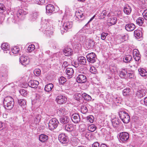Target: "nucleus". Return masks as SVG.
Returning a JSON list of instances; mask_svg holds the SVG:
<instances>
[{
	"mask_svg": "<svg viewBox=\"0 0 147 147\" xmlns=\"http://www.w3.org/2000/svg\"><path fill=\"white\" fill-rule=\"evenodd\" d=\"M46 10L47 13H51L55 10L54 7L52 5L48 4L46 6Z\"/></svg>",
	"mask_w": 147,
	"mask_h": 147,
	"instance_id": "dca6fc26",
	"label": "nucleus"
},
{
	"mask_svg": "<svg viewBox=\"0 0 147 147\" xmlns=\"http://www.w3.org/2000/svg\"><path fill=\"white\" fill-rule=\"evenodd\" d=\"M119 117L124 123H128L130 120V117L128 113L125 111H120L119 113Z\"/></svg>",
	"mask_w": 147,
	"mask_h": 147,
	"instance_id": "f03ea898",
	"label": "nucleus"
},
{
	"mask_svg": "<svg viewBox=\"0 0 147 147\" xmlns=\"http://www.w3.org/2000/svg\"><path fill=\"white\" fill-rule=\"evenodd\" d=\"M132 59V57L129 55H125L123 58V61L124 62L128 63Z\"/></svg>",
	"mask_w": 147,
	"mask_h": 147,
	"instance_id": "72a5a7b5",
	"label": "nucleus"
},
{
	"mask_svg": "<svg viewBox=\"0 0 147 147\" xmlns=\"http://www.w3.org/2000/svg\"><path fill=\"white\" fill-rule=\"evenodd\" d=\"M133 57L135 60L138 61L140 59L141 55L140 54L138 50L136 49L133 50Z\"/></svg>",
	"mask_w": 147,
	"mask_h": 147,
	"instance_id": "9d476101",
	"label": "nucleus"
},
{
	"mask_svg": "<svg viewBox=\"0 0 147 147\" xmlns=\"http://www.w3.org/2000/svg\"><path fill=\"white\" fill-rule=\"evenodd\" d=\"M144 19L143 18L139 17L136 20V23L139 26H142L144 23Z\"/></svg>",
	"mask_w": 147,
	"mask_h": 147,
	"instance_id": "f704fd0d",
	"label": "nucleus"
},
{
	"mask_svg": "<svg viewBox=\"0 0 147 147\" xmlns=\"http://www.w3.org/2000/svg\"><path fill=\"white\" fill-rule=\"evenodd\" d=\"M76 80L78 83H84L87 80L86 76L83 74H79L77 77Z\"/></svg>",
	"mask_w": 147,
	"mask_h": 147,
	"instance_id": "6e6552de",
	"label": "nucleus"
},
{
	"mask_svg": "<svg viewBox=\"0 0 147 147\" xmlns=\"http://www.w3.org/2000/svg\"><path fill=\"white\" fill-rule=\"evenodd\" d=\"M39 84L38 81L35 80H31L28 83L29 86L33 88H36Z\"/></svg>",
	"mask_w": 147,
	"mask_h": 147,
	"instance_id": "4468645a",
	"label": "nucleus"
},
{
	"mask_svg": "<svg viewBox=\"0 0 147 147\" xmlns=\"http://www.w3.org/2000/svg\"><path fill=\"white\" fill-rule=\"evenodd\" d=\"M1 48L3 50L4 53H7V51H9V46L7 43H4L2 44Z\"/></svg>",
	"mask_w": 147,
	"mask_h": 147,
	"instance_id": "393cba45",
	"label": "nucleus"
},
{
	"mask_svg": "<svg viewBox=\"0 0 147 147\" xmlns=\"http://www.w3.org/2000/svg\"><path fill=\"white\" fill-rule=\"evenodd\" d=\"M41 116L39 115H37L35 117V123H37L40 121Z\"/></svg>",
	"mask_w": 147,
	"mask_h": 147,
	"instance_id": "de8ad7c7",
	"label": "nucleus"
},
{
	"mask_svg": "<svg viewBox=\"0 0 147 147\" xmlns=\"http://www.w3.org/2000/svg\"><path fill=\"white\" fill-rule=\"evenodd\" d=\"M134 35L136 38H139L142 36V32L140 30H136L134 32Z\"/></svg>",
	"mask_w": 147,
	"mask_h": 147,
	"instance_id": "a878e982",
	"label": "nucleus"
},
{
	"mask_svg": "<svg viewBox=\"0 0 147 147\" xmlns=\"http://www.w3.org/2000/svg\"><path fill=\"white\" fill-rule=\"evenodd\" d=\"M58 139L63 144L66 143L68 141V136L64 133H61L59 135Z\"/></svg>",
	"mask_w": 147,
	"mask_h": 147,
	"instance_id": "423d86ee",
	"label": "nucleus"
},
{
	"mask_svg": "<svg viewBox=\"0 0 147 147\" xmlns=\"http://www.w3.org/2000/svg\"><path fill=\"white\" fill-rule=\"evenodd\" d=\"M96 129V127L94 124H92L89 125L88 127V129L91 132L94 131Z\"/></svg>",
	"mask_w": 147,
	"mask_h": 147,
	"instance_id": "c9c22d12",
	"label": "nucleus"
},
{
	"mask_svg": "<svg viewBox=\"0 0 147 147\" xmlns=\"http://www.w3.org/2000/svg\"><path fill=\"white\" fill-rule=\"evenodd\" d=\"M3 105L5 108L8 110H11L14 105V101L13 98L10 96L5 97L3 100Z\"/></svg>",
	"mask_w": 147,
	"mask_h": 147,
	"instance_id": "f257e3e1",
	"label": "nucleus"
},
{
	"mask_svg": "<svg viewBox=\"0 0 147 147\" xmlns=\"http://www.w3.org/2000/svg\"><path fill=\"white\" fill-rule=\"evenodd\" d=\"M87 122L90 123H92L94 120V117L92 115H89L86 117Z\"/></svg>",
	"mask_w": 147,
	"mask_h": 147,
	"instance_id": "ea45409f",
	"label": "nucleus"
},
{
	"mask_svg": "<svg viewBox=\"0 0 147 147\" xmlns=\"http://www.w3.org/2000/svg\"><path fill=\"white\" fill-rule=\"evenodd\" d=\"M45 34L47 36L51 37L53 35V32L51 30H46Z\"/></svg>",
	"mask_w": 147,
	"mask_h": 147,
	"instance_id": "864d4df0",
	"label": "nucleus"
},
{
	"mask_svg": "<svg viewBox=\"0 0 147 147\" xmlns=\"http://www.w3.org/2000/svg\"><path fill=\"white\" fill-rule=\"evenodd\" d=\"M66 79L63 76L61 77L59 80V82L61 84H63L66 82Z\"/></svg>",
	"mask_w": 147,
	"mask_h": 147,
	"instance_id": "3c124183",
	"label": "nucleus"
},
{
	"mask_svg": "<svg viewBox=\"0 0 147 147\" xmlns=\"http://www.w3.org/2000/svg\"><path fill=\"white\" fill-rule=\"evenodd\" d=\"M92 147H99V144L97 142H95L92 145Z\"/></svg>",
	"mask_w": 147,
	"mask_h": 147,
	"instance_id": "e2e57ef3",
	"label": "nucleus"
},
{
	"mask_svg": "<svg viewBox=\"0 0 147 147\" xmlns=\"http://www.w3.org/2000/svg\"><path fill=\"white\" fill-rule=\"evenodd\" d=\"M107 11L105 10L103 11L101 13L100 18V19H102L104 18L107 15Z\"/></svg>",
	"mask_w": 147,
	"mask_h": 147,
	"instance_id": "c03bdc74",
	"label": "nucleus"
},
{
	"mask_svg": "<svg viewBox=\"0 0 147 147\" xmlns=\"http://www.w3.org/2000/svg\"><path fill=\"white\" fill-rule=\"evenodd\" d=\"M5 9L4 5L0 3V13H3L5 10Z\"/></svg>",
	"mask_w": 147,
	"mask_h": 147,
	"instance_id": "6e6d98bb",
	"label": "nucleus"
},
{
	"mask_svg": "<svg viewBox=\"0 0 147 147\" xmlns=\"http://www.w3.org/2000/svg\"><path fill=\"white\" fill-rule=\"evenodd\" d=\"M57 113L59 115L61 116L65 115L66 114V112L64 108H61L57 111Z\"/></svg>",
	"mask_w": 147,
	"mask_h": 147,
	"instance_id": "c85d7f7f",
	"label": "nucleus"
},
{
	"mask_svg": "<svg viewBox=\"0 0 147 147\" xmlns=\"http://www.w3.org/2000/svg\"><path fill=\"white\" fill-rule=\"evenodd\" d=\"M19 50V48L17 46L14 47L11 49L12 52L14 54L18 53Z\"/></svg>",
	"mask_w": 147,
	"mask_h": 147,
	"instance_id": "79ce46f5",
	"label": "nucleus"
},
{
	"mask_svg": "<svg viewBox=\"0 0 147 147\" xmlns=\"http://www.w3.org/2000/svg\"><path fill=\"white\" fill-rule=\"evenodd\" d=\"M108 35V34L107 33L105 32L102 33L101 34V39L103 40H105Z\"/></svg>",
	"mask_w": 147,
	"mask_h": 147,
	"instance_id": "4d7b16f0",
	"label": "nucleus"
},
{
	"mask_svg": "<svg viewBox=\"0 0 147 147\" xmlns=\"http://www.w3.org/2000/svg\"><path fill=\"white\" fill-rule=\"evenodd\" d=\"M82 98V95L80 94L77 93L74 95V98L77 101H79Z\"/></svg>",
	"mask_w": 147,
	"mask_h": 147,
	"instance_id": "a19ab883",
	"label": "nucleus"
},
{
	"mask_svg": "<svg viewBox=\"0 0 147 147\" xmlns=\"http://www.w3.org/2000/svg\"><path fill=\"white\" fill-rule=\"evenodd\" d=\"M139 1L138 3L140 5H142L144 3V0H139Z\"/></svg>",
	"mask_w": 147,
	"mask_h": 147,
	"instance_id": "338daca9",
	"label": "nucleus"
},
{
	"mask_svg": "<svg viewBox=\"0 0 147 147\" xmlns=\"http://www.w3.org/2000/svg\"><path fill=\"white\" fill-rule=\"evenodd\" d=\"M72 23L71 22L67 21L63 24V27L61 28V32L63 34L64 32H67V30L71 28Z\"/></svg>",
	"mask_w": 147,
	"mask_h": 147,
	"instance_id": "20e7f679",
	"label": "nucleus"
},
{
	"mask_svg": "<svg viewBox=\"0 0 147 147\" xmlns=\"http://www.w3.org/2000/svg\"><path fill=\"white\" fill-rule=\"evenodd\" d=\"M67 74L69 76H72L74 73V70L71 68H67L66 70Z\"/></svg>",
	"mask_w": 147,
	"mask_h": 147,
	"instance_id": "7c9ffc66",
	"label": "nucleus"
},
{
	"mask_svg": "<svg viewBox=\"0 0 147 147\" xmlns=\"http://www.w3.org/2000/svg\"><path fill=\"white\" fill-rule=\"evenodd\" d=\"M92 135L91 134L88 132L85 133V137L88 140L90 139V137Z\"/></svg>",
	"mask_w": 147,
	"mask_h": 147,
	"instance_id": "bf43d9fd",
	"label": "nucleus"
},
{
	"mask_svg": "<svg viewBox=\"0 0 147 147\" xmlns=\"http://www.w3.org/2000/svg\"><path fill=\"white\" fill-rule=\"evenodd\" d=\"M59 122L58 120L55 118H53L50 120L49 122L48 126L49 129L52 130L55 129L58 126Z\"/></svg>",
	"mask_w": 147,
	"mask_h": 147,
	"instance_id": "7ed1b4c3",
	"label": "nucleus"
},
{
	"mask_svg": "<svg viewBox=\"0 0 147 147\" xmlns=\"http://www.w3.org/2000/svg\"><path fill=\"white\" fill-rule=\"evenodd\" d=\"M64 127L65 129L67 131H71L74 129V126L71 124L65 125Z\"/></svg>",
	"mask_w": 147,
	"mask_h": 147,
	"instance_id": "cd10ccee",
	"label": "nucleus"
},
{
	"mask_svg": "<svg viewBox=\"0 0 147 147\" xmlns=\"http://www.w3.org/2000/svg\"><path fill=\"white\" fill-rule=\"evenodd\" d=\"M37 4L39 5H42L45 2V0H35Z\"/></svg>",
	"mask_w": 147,
	"mask_h": 147,
	"instance_id": "052dcab7",
	"label": "nucleus"
},
{
	"mask_svg": "<svg viewBox=\"0 0 147 147\" xmlns=\"http://www.w3.org/2000/svg\"><path fill=\"white\" fill-rule=\"evenodd\" d=\"M26 14L24 13V11H22V10H19V11L17 13V17L18 18H20L23 15L25 14Z\"/></svg>",
	"mask_w": 147,
	"mask_h": 147,
	"instance_id": "09e8293b",
	"label": "nucleus"
},
{
	"mask_svg": "<svg viewBox=\"0 0 147 147\" xmlns=\"http://www.w3.org/2000/svg\"><path fill=\"white\" fill-rule=\"evenodd\" d=\"M81 111L83 113H87L88 110L87 107L85 106H82L81 107Z\"/></svg>",
	"mask_w": 147,
	"mask_h": 147,
	"instance_id": "49530a36",
	"label": "nucleus"
},
{
	"mask_svg": "<svg viewBox=\"0 0 147 147\" xmlns=\"http://www.w3.org/2000/svg\"><path fill=\"white\" fill-rule=\"evenodd\" d=\"M131 11V9L130 6L128 5H126L123 8V11L124 13L127 15H129Z\"/></svg>",
	"mask_w": 147,
	"mask_h": 147,
	"instance_id": "a211bd4d",
	"label": "nucleus"
},
{
	"mask_svg": "<svg viewBox=\"0 0 147 147\" xmlns=\"http://www.w3.org/2000/svg\"><path fill=\"white\" fill-rule=\"evenodd\" d=\"M35 49V46L34 45H30L28 48V50L30 52H32Z\"/></svg>",
	"mask_w": 147,
	"mask_h": 147,
	"instance_id": "a18cd8bd",
	"label": "nucleus"
},
{
	"mask_svg": "<svg viewBox=\"0 0 147 147\" xmlns=\"http://www.w3.org/2000/svg\"><path fill=\"white\" fill-rule=\"evenodd\" d=\"M82 96L85 100L87 101L90 100L91 99V97L85 93H84L82 94Z\"/></svg>",
	"mask_w": 147,
	"mask_h": 147,
	"instance_id": "e433bc0d",
	"label": "nucleus"
},
{
	"mask_svg": "<svg viewBox=\"0 0 147 147\" xmlns=\"http://www.w3.org/2000/svg\"><path fill=\"white\" fill-rule=\"evenodd\" d=\"M33 72L35 75L38 76L40 75L41 71L39 69H36L34 70Z\"/></svg>",
	"mask_w": 147,
	"mask_h": 147,
	"instance_id": "37998d69",
	"label": "nucleus"
},
{
	"mask_svg": "<svg viewBox=\"0 0 147 147\" xmlns=\"http://www.w3.org/2000/svg\"><path fill=\"white\" fill-rule=\"evenodd\" d=\"M48 139V136L45 134H41L39 136V140L42 142H46Z\"/></svg>",
	"mask_w": 147,
	"mask_h": 147,
	"instance_id": "aec40b11",
	"label": "nucleus"
},
{
	"mask_svg": "<svg viewBox=\"0 0 147 147\" xmlns=\"http://www.w3.org/2000/svg\"><path fill=\"white\" fill-rule=\"evenodd\" d=\"M144 105L147 106V97L144 98Z\"/></svg>",
	"mask_w": 147,
	"mask_h": 147,
	"instance_id": "774afa93",
	"label": "nucleus"
},
{
	"mask_svg": "<svg viewBox=\"0 0 147 147\" xmlns=\"http://www.w3.org/2000/svg\"><path fill=\"white\" fill-rule=\"evenodd\" d=\"M70 120L69 118L67 116L62 117L59 119L60 122L65 125L69 122Z\"/></svg>",
	"mask_w": 147,
	"mask_h": 147,
	"instance_id": "2eb2a0df",
	"label": "nucleus"
},
{
	"mask_svg": "<svg viewBox=\"0 0 147 147\" xmlns=\"http://www.w3.org/2000/svg\"><path fill=\"white\" fill-rule=\"evenodd\" d=\"M20 94L23 96H25L27 94V92L24 89H22L20 91Z\"/></svg>",
	"mask_w": 147,
	"mask_h": 147,
	"instance_id": "603ef678",
	"label": "nucleus"
},
{
	"mask_svg": "<svg viewBox=\"0 0 147 147\" xmlns=\"http://www.w3.org/2000/svg\"><path fill=\"white\" fill-rule=\"evenodd\" d=\"M127 73V72L125 69H123L122 71H120L119 76L121 78H124L125 77L126 74Z\"/></svg>",
	"mask_w": 147,
	"mask_h": 147,
	"instance_id": "58836bf2",
	"label": "nucleus"
},
{
	"mask_svg": "<svg viewBox=\"0 0 147 147\" xmlns=\"http://www.w3.org/2000/svg\"><path fill=\"white\" fill-rule=\"evenodd\" d=\"M63 52L65 56H67L71 55L73 53L72 49L69 48H66L64 49L63 50Z\"/></svg>",
	"mask_w": 147,
	"mask_h": 147,
	"instance_id": "412c9836",
	"label": "nucleus"
},
{
	"mask_svg": "<svg viewBox=\"0 0 147 147\" xmlns=\"http://www.w3.org/2000/svg\"><path fill=\"white\" fill-rule=\"evenodd\" d=\"M117 20V18L115 17L110 18L107 20V23L110 25H114L116 23Z\"/></svg>",
	"mask_w": 147,
	"mask_h": 147,
	"instance_id": "c756f323",
	"label": "nucleus"
},
{
	"mask_svg": "<svg viewBox=\"0 0 147 147\" xmlns=\"http://www.w3.org/2000/svg\"><path fill=\"white\" fill-rule=\"evenodd\" d=\"M72 121L75 123H77L80 121V117L78 114L74 113L71 117Z\"/></svg>",
	"mask_w": 147,
	"mask_h": 147,
	"instance_id": "ddd939ff",
	"label": "nucleus"
},
{
	"mask_svg": "<svg viewBox=\"0 0 147 147\" xmlns=\"http://www.w3.org/2000/svg\"><path fill=\"white\" fill-rule=\"evenodd\" d=\"M138 71L141 76L145 78L147 77V72L144 69L142 68L139 69Z\"/></svg>",
	"mask_w": 147,
	"mask_h": 147,
	"instance_id": "bb28decb",
	"label": "nucleus"
},
{
	"mask_svg": "<svg viewBox=\"0 0 147 147\" xmlns=\"http://www.w3.org/2000/svg\"><path fill=\"white\" fill-rule=\"evenodd\" d=\"M20 62L22 65L25 66L29 64V60L27 57L23 56L20 58Z\"/></svg>",
	"mask_w": 147,
	"mask_h": 147,
	"instance_id": "9b49d317",
	"label": "nucleus"
},
{
	"mask_svg": "<svg viewBox=\"0 0 147 147\" xmlns=\"http://www.w3.org/2000/svg\"><path fill=\"white\" fill-rule=\"evenodd\" d=\"M135 25L133 23L127 24L125 26V29L128 32L133 31L135 28Z\"/></svg>",
	"mask_w": 147,
	"mask_h": 147,
	"instance_id": "f8f14e48",
	"label": "nucleus"
},
{
	"mask_svg": "<svg viewBox=\"0 0 147 147\" xmlns=\"http://www.w3.org/2000/svg\"><path fill=\"white\" fill-rule=\"evenodd\" d=\"M78 142L76 140L72 141L71 142V144L73 146H76L78 144Z\"/></svg>",
	"mask_w": 147,
	"mask_h": 147,
	"instance_id": "0e129e2a",
	"label": "nucleus"
},
{
	"mask_svg": "<svg viewBox=\"0 0 147 147\" xmlns=\"http://www.w3.org/2000/svg\"><path fill=\"white\" fill-rule=\"evenodd\" d=\"M94 45V42L93 40H88L87 45V47L88 49H90L93 47Z\"/></svg>",
	"mask_w": 147,
	"mask_h": 147,
	"instance_id": "2f4dec72",
	"label": "nucleus"
},
{
	"mask_svg": "<svg viewBox=\"0 0 147 147\" xmlns=\"http://www.w3.org/2000/svg\"><path fill=\"white\" fill-rule=\"evenodd\" d=\"M127 75L128 76L129 78L130 79H133L134 78V74L132 72H130L129 73H128L127 74Z\"/></svg>",
	"mask_w": 147,
	"mask_h": 147,
	"instance_id": "13d9d810",
	"label": "nucleus"
},
{
	"mask_svg": "<svg viewBox=\"0 0 147 147\" xmlns=\"http://www.w3.org/2000/svg\"><path fill=\"white\" fill-rule=\"evenodd\" d=\"M68 65V63L67 61H64L62 65V66L63 67H65Z\"/></svg>",
	"mask_w": 147,
	"mask_h": 147,
	"instance_id": "69168bd1",
	"label": "nucleus"
},
{
	"mask_svg": "<svg viewBox=\"0 0 147 147\" xmlns=\"http://www.w3.org/2000/svg\"><path fill=\"white\" fill-rule=\"evenodd\" d=\"M38 15L39 13L38 12L36 11H33L30 16V20L33 21L35 20L37 18Z\"/></svg>",
	"mask_w": 147,
	"mask_h": 147,
	"instance_id": "5701e85b",
	"label": "nucleus"
},
{
	"mask_svg": "<svg viewBox=\"0 0 147 147\" xmlns=\"http://www.w3.org/2000/svg\"><path fill=\"white\" fill-rule=\"evenodd\" d=\"M143 15L144 19L147 20V9L144 11Z\"/></svg>",
	"mask_w": 147,
	"mask_h": 147,
	"instance_id": "680f3d73",
	"label": "nucleus"
},
{
	"mask_svg": "<svg viewBox=\"0 0 147 147\" xmlns=\"http://www.w3.org/2000/svg\"><path fill=\"white\" fill-rule=\"evenodd\" d=\"M53 87V84L49 83L45 86L44 90L46 92H49L52 90Z\"/></svg>",
	"mask_w": 147,
	"mask_h": 147,
	"instance_id": "b1692460",
	"label": "nucleus"
},
{
	"mask_svg": "<svg viewBox=\"0 0 147 147\" xmlns=\"http://www.w3.org/2000/svg\"><path fill=\"white\" fill-rule=\"evenodd\" d=\"M18 103L19 105L23 107L26 105V101L24 99H18Z\"/></svg>",
	"mask_w": 147,
	"mask_h": 147,
	"instance_id": "473e14b6",
	"label": "nucleus"
},
{
	"mask_svg": "<svg viewBox=\"0 0 147 147\" xmlns=\"http://www.w3.org/2000/svg\"><path fill=\"white\" fill-rule=\"evenodd\" d=\"M78 61L79 63L82 65H85L86 62V58L83 56L79 57H78Z\"/></svg>",
	"mask_w": 147,
	"mask_h": 147,
	"instance_id": "4be33fe9",
	"label": "nucleus"
},
{
	"mask_svg": "<svg viewBox=\"0 0 147 147\" xmlns=\"http://www.w3.org/2000/svg\"><path fill=\"white\" fill-rule=\"evenodd\" d=\"M86 57L88 61L92 63H94L97 58L95 54L92 52L87 54Z\"/></svg>",
	"mask_w": 147,
	"mask_h": 147,
	"instance_id": "39448f33",
	"label": "nucleus"
},
{
	"mask_svg": "<svg viewBox=\"0 0 147 147\" xmlns=\"http://www.w3.org/2000/svg\"><path fill=\"white\" fill-rule=\"evenodd\" d=\"M119 137L120 140L122 141H125L127 140L129 138V135L128 133L123 132L120 133Z\"/></svg>",
	"mask_w": 147,
	"mask_h": 147,
	"instance_id": "1a4fd4ad",
	"label": "nucleus"
},
{
	"mask_svg": "<svg viewBox=\"0 0 147 147\" xmlns=\"http://www.w3.org/2000/svg\"><path fill=\"white\" fill-rule=\"evenodd\" d=\"M79 129L81 131L83 132L85 131L86 130V127L85 124H82L79 127Z\"/></svg>",
	"mask_w": 147,
	"mask_h": 147,
	"instance_id": "8fccbe9b",
	"label": "nucleus"
},
{
	"mask_svg": "<svg viewBox=\"0 0 147 147\" xmlns=\"http://www.w3.org/2000/svg\"><path fill=\"white\" fill-rule=\"evenodd\" d=\"M76 15L77 17L80 20H82L85 18L83 15V12L81 10H78L76 13Z\"/></svg>",
	"mask_w": 147,
	"mask_h": 147,
	"instance_id": "f3484780",
	"label": "nucleus"
},
{
	"mask_svg": "<svg viewBox=\"0 0 147 147\" xmlns=\"http://www.w3.org/2000/svg\"><path fill=\"white\" fill-rule=\"evenodd\" d=\"M56 100L59 104L65 103L67 101V98L64 96L59 95L56 98Z\"/></svg>",
	"mask_w": 147,
	"mask_h": 147,
	"instance_id": "0eeeda50",
	"label": "nucleus"
},
{
	"mask_svg": "<svg viewBox=\"0 0 147 147\" xmlns=\"http://www.w3.org/2000/svg\"><path fill=\"white\" fill-rule=\"evenodd\" d=\"M136 95L139 98H141L145 95L144 90L142 89H138L136 92Z\"/></svg>",
	"mask_w": 147,
	"mask_h": 147,
	"instance_id": "6ab92c4d",
	"label": "nucleus"
},
{
	"mask_svg": "<svg viewBox=\"0 0 147 147\" xmlns=\"http://www.w3.org/2000/svg\"><path fill=\"white\" fill-rule=\"evenodd\" d=\"M90 72L93 74H96V69L94 66H92L90 67Z\"/></svg>",
	"mask_w": 147,
	"mask_h": 147,
	"instance_id": "5fc2aeb1",
	"label": "nucleus"
},
{
	"mask_svg": "<svg viewBox=\"0 0 147 147\" xmlns=\"http://www.w3.org/2000/svg\"><path fill=\"white\" fill-rule=\"evenodd\" d=\"M130 91V89L129 88H126L124 89L123 91V94L124 96H127L129 94Z\"/></svg>",
	"mask_w": 147,
	"mask_h": 147,
	"instance_id": "4c0bfd02",
	"label": "nucleus"
}]
</instances>
